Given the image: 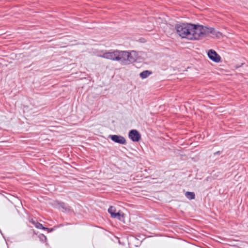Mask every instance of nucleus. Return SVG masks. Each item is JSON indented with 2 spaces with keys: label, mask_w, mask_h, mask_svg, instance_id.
<instances>
[{
  "label": "nucleus",
  "mask_w": 248,
  "mask_h": 248,
  "mask_svg": "<svg viewBox=\"0 0 248 248\" xmlns=\"http://www.w3.org/2000/svg\"><path fill=\"white\" fill-rule=\"evenodd\" d=\"M177 33L182 38L189 40H198L209 34H214L215 29L190 23H180L175 25Z\"/></svg>",
  "instance_id": "f257e3e1"
},
{
  "label": "nucleus",
  "mask_w": 248,
  "mask_h": 248,
  "mask_svg": "<svg viewBox=\"0 0 248 248\" xmlns=\"http://www.w3.org/2000/svg\"><path fill=\"white\" fill-rule=\"evenodd\" d=\"M97 56L106 59L118 62L122 65H127L135 62L138 58V53L135 51H123L111 49L102 51Z\"/></svg>",
  "instance_id": "f03ea898"
},
{
  "label": "nucleus",
  "mask_w": 248,
  "mask_h": 248,
  "mask_svg": "<svg viewBox=\"0 0 248 248\" xmlns=\"http://www.w3.org/2000/svg\"><path fill=\"white\" fill-rule=\"evenodd\" d=\"M208 57L213 61L218 62L220 61V56L214 50L210 49L208 52Z\"/></svg>",
  "instance_id": "7ed1b4c3"
},
{
  "label": "nucleus",
  "mask_w": 248,
  "mask_h": 248,
  "mask_svg": "<svg viewBox=\"0 0 248 248\" xmlns=\"http://www.w3.org/2000/svg\"><path fill=\"white\" fill-rule=\"evenodd\" d=\"M108 137L114 142L121 144H125L126 140L124 137L120 135H109Z\"/></svg>",
  "instance_id": "20e7f679"
},
{
  "label": "nucleus",
  "mask_w": 248,
  "mask_h": 248,
  "mask_svg": "<svg viewBox=\"0 0 248 248\" xmlns=\"http://www.w3.org/2000/svg\"><path fill=\"white\" fill-rule=\"evenodd\" d=\"M115 208L113 206H110L108 209V212L111 215V217L118 218L121 220H122V219H123L124 215L121 214L119 212L115 213Z\"/></svg>",
  "instance_id": "39448f33"
},
{
  "label": "nucleus",
  "mask_w": 248,
  "mask_h": 248,
  "mask_svg": "<svg viewBox=\"0 0 248 248\" xmlns=\"http://www.w3.org/2000/svg\"><path fill=\"white\" fill-rule=\"evenodd\" d=\"M129 137L133 141H138L140 140V134L136 130H132L129 132Z\"/></svg>",
  "instance_id": "423d86ee"
},
{
  "label": "nucleus",
  "mask_w": 248,
  "mask_h": 248,
  "mask_svg": "<svg viewBox=\"0 0 248 248\" xmlns=\"http://www.w3.org/2000/svg\"><path fill=\"white\" fill-rule=\"evenodd\" d=\"M57 207L59 209H62L64 211L69 210V207L63 202H57Z\"/></svg>",
  "instance_id": "0eeeda50"
},
{
  "label": "nucleus",
  "mask_w": 248,
  "mask_h": 248,
  "mask_svg": "<svg viewBox=\"0 0 248 248\" xmlns=\"http://www.w3.org/2000/svg\"><path fill=\"white\" fill-rule=\"evenodd\" d=\"M152 74L151 71L145 70L140 73V77L142 78H145Z\"/></svg>",
  "instance_id": "6e6552de"
},
{
  "label": "nucleus",
  "mask_w": 248,
  "mask_h": 248,
  "mask_svg": "<svg viewBox=\"0 0 248 248\" xmlns=\"http://www.w3.org/2000/svg\"><path fill=\"white\" fill-rule=\"evenodd\" d=\"M185 196L189 200H193L195 198V193L193 192H186Z\"/></svg>",
  "instance_id": "1a4fd4ad"
},
{
  "label": "nucleus",
  "mask_w": 248,
  "mask_h": 248,
  "mask_svg": "<svg viewBox=\"0 0 248 248\" xmlns=\"http://www.w3.org/2000/svg\"><path fill=\"white\" fill-rule=\"evenodd\" d=\"M35 226L36 228H37L38 229H43V230H47L49 229L47 228H46V227H43L42 224L40 223H39V222H37V223H36Z\"/></svg>",
  "instance_id": "9d476101"
},
{
  "label": "nucleus",
  "mask_w": 248,
  "mask_h": 248,
  "mask_svg": "<svg viewBox=\"0 0 248 248\" xmlns=\"http://www.w3.org/2000/svg\"><path fill=\"white\" fill-rule=\"evenodd\" d=\"M156 22L158 23L160 25L165 23V21H164L161 17H158L156 19Z\"/></svg>",
  "instance_id": "9b49d317"
},
{
  "label": "nucleus",
  "mask_w": 248,
  "mask_h": 248,
  "mask_svg": "<svg viewBox=\"0 0 248 248\" xmlns=\"http://www.w3.org/2000/svg\"><path fill=\"white\" fill-rule=\"evenodd\" d=\"M153 26H154V25H152V26L149 25V28L147 29H146V30H148V31L152 30L153 28Z\"/></svg>",
  "instance_id": "f8f14e48"
},
{
  "label": "nucleus",
  "mask_w": 248,
  "mask_h": 248,
  "mask_svg": "<svg viewBox=\"0 0 248 248\" xmlns=\"http://www.w3.org/2000/svg\"><path fill=\"white\" fill-rule=\"evenodd\" d=\"M30 222H31L34 226H35L36 223H37V222H36L35 220H33L32 219H31L30 220Z\"/></svg>",
  "instance_id": "ddd939ff"
},
{
  "label": "nucleus",
  "mask_w": 248,
  "mask_h": 248,
  "mask_svg": "<svg viewBox=\"0 0 248 248\" xmlns=\"http://www.w3.org/2000/svg\"><path fill=\"white\" fill-rule=\"evenodd\" d=\"M220 154V152L219 151H218V152H217L215 153V155H217V154Z\"/></svg>",
  "instance_id": "4468645a"
},
{
  "label": "nucleus",
  "mask_w": 248,
  "mask_h": 248,
  "mask_svg": "<svg viewBox=\"0 0 248 248\" xmlns=\"http://www.w3.org/2000/svg\"><path fill=\"white\" fill-rule=\"evenodd\" d=\"M143 170H142V169H140V173L143 172Z\"/></svg>",
  "instance_id": "2eb2a0df"
},
{
  "label": "nucleus",
  "mask_w": 248,
  "mask_h": 248,
  "mask_svg": "<svg viewBox=\"0 0 248 248\" xmlns=\"http://www.w3.org/2000/svg\"><path fill=\"white\" fill-rule=\"evenodd\" d=\"M140 42H142V39L140 38Z\"/></svg>",
  "instance_id": "dca6fc26"
},
{
  "label": "nucleus",
  "mask_w": 248,
  "mask_h": 248,
  "mask_svg": "<svg viewBox=\"0 0 248 248\" xmlns=\"http://www.w3.org/2000/svg\"><path fill=\"white\" fill-rule=\"evenodd\" d=\"M218 33L220 35H221V33H220V32H218Z\"/></svg>",
  "instance_id": "f3484780"
},
{
  "label": "nucleus",
  "mask_w": 248,
  "mask_h": 248,
  "mask_svg": "<svg viewBox=\"0 0 248 248\" xmlns=\"http://www.w3.org/2000/svg\"><path fill=\"white\" fill-rule=\"evenodd\" d=\"M144 170V171H146V169H144V170Z\"/></svg>",
  "instance_id": "a211bd4d"
}]
</instances>
